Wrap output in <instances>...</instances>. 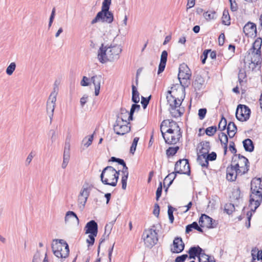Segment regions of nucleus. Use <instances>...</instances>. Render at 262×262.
I'll return each instance as SVG.
<instances>
[{"instance_id":"obj_46","label":"nucleus","mask_w":262,"mask_h":262,"mask_svg":"<svg viewBox=\"0 0 262 262\" xmlns=\"http://www.w3.org/2000/svg\"><path fill=\"white\" fill-rule=\"evenodd\" d=\"M224 210L227 214H230L234 211L235 207L234 205L231 203L226 204L225 205Z\"/></svg>"},{"instance_id":"obj_54","label":"nucleus","mask_w":262,"mask_h":262,"mask_svg":"<svg viewBox=\"0 0 262 262\" xmlns=\"http://www.w3.org/2000/svg\"><path fill=\"white\" fill-rule=\"evenodd\" d=\"M207 113V110L205 108H200L199 110L198 115L200 120H203L205 118Z\"/></svg>"},{"instance_id":"obj_48","label":"nucleus","mask_w":262,"mask_h":262,"mask_svg":"<svg viewBox=\"0 0 262 262\" xmlns=\"http://www.w3.org/2000/svg\"><path fill=\"white\" fill-rule=\"evenodd\" d=\"M227 125V121L226 119L223 117L219 123V129L221 131L225 129Z\"/></svg>"},{"instance_id":"obj_58","label":"nucleus","mask_w":262,"mask_h":262,"mask_svg":"<svg viewBox=\"0 0 262 262\" xmlns=\"http://www.w3.org/2000/svg\"><path fill=\"white\" fill-rule=\"evenodd\" d=\"M206 157L207 161H214L216 158V154L215 152H212L211 154H207L206 155Z\"/></svg>"},{"instance_id":"obj_13","label":"nucleus","mask_w":262,"mask_h":262,"mask_svg":"<svg viewBox=\"0 0 262 262\" xmlns=\"http://www.w3.org/2000/svg\"><path fill=\"white\" fill-rule=\"evenodd\" d=\"M52 249H57L61 253H65L66 251H68V255L69 254V246L63 239H54L52 244Z\"/></svg>"},{"instance_id":"obj_5","label":"nucleus","mask_w":262,"mask_h":262,"mask_svg":"<svg viewBox=\"0 0 262 262\" xmlns=\"http://www.w3.org/2000/svg\"><path fill=\"white\" fill-rule=\"evenodd\" d=\"M262 62L261 56L252 55L248 53L245 57V69L247 72H256L261 68Z\"/></svg>"},{"instance_id":"obj_15","label":"nucleus","mask_w":262,"mask_h":262,"mask_svg":"<svg viewBox=\"0 0 262 262\" xmlns=\"http://www.w3.org/2000/svg\"><path fill=\"white\" fill-rule=\"evenodd\" d=\"M185 244L181 237H177L173 241L172 247L170 251L173 253H179L183 251Z\"/></svg>"},{"instance_id":"obj_19","label":"nucleus","mask_w":262,"mask_h":262,"mask_svg":"<svg viewBox=\"0 0 262 262\" xmlns=\"http://www.w3.org/2000/svg\"><path fill=\"white\" fill-rule=\"evenodd\" d=\"M237 174H238L237 169L232 164L227 167L226 169V178L228 181L231 182L235 181Z\"/></svg>"},{"instance_id":"obj_26","label":"nucleus","mask_w":262,"mask_h":262,"mask_svg":"<svg viewBox=\"0 0 262 262\" xmlns=\"http://www.w3.org/2000/svg\"><path fill=\"white\" fill-rule=\"evenodd\" d=\"M91 80L95 85V94L96 96H98L100 92L101 76L100 75L94 76L91 77Z\"/></svg>"},{"instance_id":"obj_28","label":"nucleus","mask_w":262,"mask_h":262,"mask_svg":"<svg viewBox=\"0 0 262 262\" xmlns=\"http://www.w3.org/2000/svg\"><path fill=\"white\" fill-rule=\"evenodd\" d=\"M64 221L66 223H68L71 221L76 222L77 224L79 223L78 217L76 213L72 211H69L66 213Z\"/></svg>"},{"instance_id":"obj_44","label":"nucleus","mask_w":262,"mask_h":262,"mask_svg":"<svg viewBox=\"0 0 262 262\" xmlns=\"http://www.w3.org/2000/svg\"><path fill=\"white\" fill-rule=\"evenodd\" d=\"M16 68V64L15 62H11L9 66L6 69V73L7 75L10 76L11 75L14 71H15Z\"/></svg>"},{"instance_id":"obj_8","label":"nucleus","mask_w":262,"mask_h":262,"mask_svg":"<svg viewBox=\"0 0 262 262\" xmlns=\"http://www.w3.org/2000/svg\"><path fill=\"white\" fill-rule=\"evenodd\" d=\"M231 164L237 169L238 174L241 176L245 174L249 170V162L248 159L240 154L234 155Z\"/></svg>"},{"instance_id":"obj_43","label":"nucleus","mask_w":262,"mask_h":262,"mask_svg":"<svg viewBox=\"0 0 262 262\" xmlns=\"http://www.w3.org/2000/svg\"><path fill=\"white\" fill-rule=\"evenodd\" d=\"M177 107H171L169 108L170 112L173 117L177 118L180 117L182 114L179 110H177Z\"/></svg>"},{"instance_id":"obj_9","label":"nucleus","mask_w":262,"mask_h":262,"mask_svg":"<svg viewBox=\"0 0 262 262\" xmlns=\"http://www.w3.org/2000/svg\"><path fill=\"white\" fill-rule=\"evenodd\" d=\"M155 227L153 226L151 228L144 230L142 235L144 245L148 248H151L158 241V233Z\"/></svg>"},{"instance_id":"obj_37","label":"nucleus","mask_w":262,"mask_h":262,"mask_svg":"<svg viewBox=\"0 0 262 262\" xmlns=\"http://www.w3.org/2000/svg\"><path fill=\"white\" fill-rule=\"evenodd\" d=\"M219 139L222 145H228V138L227 135L224 133H221L219 134Z\"/></svg>"},{"instance_id":"obj_3","label":"nucleus","mask_w":262,"mask_h":262,"mask_svg":"<svg viewBox=\"0 0 262 262\" xmlns=\"http://www.w3.org/2000/svg\"><path fill=\"white\" fill-rule=\"evenodd\" d=\"M111 2L112 0L103 1L101 7V10L99 11L95 17L92 20L91 22L92 25H94L99 21L107 24H111L113 21L114 15L111 11H109Z\"/></svg>"},{"instance_id":"obj_6","label":"nucleus","mask_w":262,"mask_h":262,"mask_svg":"<svg viewBox=\"0 0 262 262\" xmlns=\"http://www.w3.org/2000/svg\"><path fill=\"white\" fill-rule=\"evenodd\" d=\"M184 174L189 175L190 173V166L188 163V160L187 159H180L178 161L174 167V171L167 176L164 179V181H166L167 179L172 175H174V177L168 183V186L171 185L173 180L175 179L177 174Z\"/></svg>"},{"instance_id":"obj_62","label":"nucleus","mask_w":262,"mask_h":262,"mask_svg":"<svg viewBox=\"0 0 262 262\" xmlns=\"http://www.w3.org/2000/svg\"><path fill=\"white\" fill-rule=\"evenodd\" d=\"M209 52H210V50H205L204 51L203 55L201 56L202 62L203 64L205 63L206 60L208 57V54Z\"/></svg>"},{"instance_id":"obj_64","label":"nucleus","mask_w":262,"mask_h":262,"mask_svg":"<svg viewBox=\"0 0 262 262\" xmlns=\"http://www.w3.org/2000/svg\"><path fill=\"white\" fill-rule=\"evenodd\" d=\"M229 148V150H230V151L232 154L236 155L235 154H236L237 150L235 147L234 143L233 141H230Z\"/></svg>"},{"instance_id":"obj_14","label":"nucleus","mask_w":262,"mask_h":262,"mask_svg":"<svg viewBox=\"0 0 262 262\" xmlns=\"http://www.w3.org/2000/svg\"><path fill=\"white\" fill-rule=\"evenodd\" d=\"M178 78L180 81L182 80H188L191 77V72L188 66L185 63L182 64L179 67ZM181 83L182 82L180 81Z\"/></svg>"},{"instance_id":"obj_34","label":"nucleus","mask_w":262,"mask_h":262,"mask_svg":"<svg viewBox=\"0 0 262 262\" xmlns=\"http://www.w3.org/2000/svg\"><path fill=\"white\" fill-rule=\"evenodd\" d=\"M132 100L135 103H137L140 101L139 93L138 92L136 86L133 84L132 85Z\"/></svg>"},{"instance_id":"obj_27","label":"nucleus","mask_w":262,"mask_h":262,"mask_svg":"<svg viewBox=\"0 0 262 262\" xmlns=\"http://www.w3.org/2000/svg\"><path fill=\"white\" fill-rule=\"evenodd\" d=\"M202 249L199 246L191 247L188 251L189 254V258H195L196 256H198L199 257L200 255L203 254L202 253Z\"/></svg>"},{"instance_id":"obj_56","label":"nucleus","mask_w":262,"mask_h":262,"mask_svg":"<svg viewBox=\"0 0 262 262\" xmlns=\"http://www.w3.org/2000/svg\"><path fill=\"white\" fill-rule=\"evenodd\" d=\"M140 105L137 104L136 103V104H133L132 105L130 112H129L130 113V117H129L130 118L133 117V114H134V112H135V111L136 110H139L140 109Z\"/></svg>"},{"instance_id":"obj_63","label":"nucleus","mask_w":262,"mask_h":262,"mask_svg":"<svg viewBox=\"0 0 262 262\" xmlns=\"http://www.w3.org/2000/svg\"><path fill=\"white\" fill-rule=\"evenodd\" d=\"M90 79L86 76H83L82 80L81 81L80 84L82 86H86L90 84Z\"/></svg>"},{"instance_id":"obj_7","label":"nucleus","mask_w":262,"mask_h":262,"mask_svg":"<svg viewBox=\"0 0 262 262\" xmlns=\"http://www.w3.org/2000/svg\"><path fill=\"white\" fill-rule=\"evenodd\" d=\"M172 128L167 129L164 133L162 134L165 143L170 145L178 143L182 136L179 126L173 125Z\"/></svg>"},{"instance_id":"obj_52","label":"nucleus","mask_w":262,"mask_h":262,"mask_svg":"<svg viewBox=\"0 0 262 262\" xmlns=\"http://www.w3.org/2000/svg\"><path fill=\"white\" fill-rule=\"evenodd\" d=\"M151 98V96H149L148 97H144L143 96L141 97V104L144 109L146 108L147 105L149 103V100Z\"/></svg>"},{"instance_id":"obj_41","label":"nucleus","mask_w":262,"mask_h":262,"mask_svg":"<svg viewBox=\"0 0 262 262\" xmlns=\"http://www.w3.org/2000/svg\"><path fill=\"white\" fill-rule=\"evenodd\" d=\"M216 130L217 128L216 126H211L207 127L205 129V133L207 135L209 136H212L215 134V133L216 132Z\"/></svg>"},{"instance_id":"obj_60","label":"nucleus","mask_w":262,"mask_h":262,"mask_svg":"<svg viewBox=\"0 0 262 262\" xmlns=\"http://www.w3.org/2000/svg\"><path fill=\"white\" fill-rule=\"evenodd\" d=\"M162 191V183L160 182L159 185V186L157 189V191H156V200L157 201L159 200V198L161 196Z\"/></svg>"},{"instance_id":"obj_36","label":"nucleus","mask_w":262,"mask_h":262,"mask_svg":"<svg viewBox=\"0 0 262 262\" xmlns=\"http://www.w3.org/2000/svg\"><path fill=\"white\" fill-rule=\"evenodd\" d=\"M90 191L91 188L90 187H88V185L86 186L84 185L80 192L79 195L88 199L90 195Z\"/></svg>"},{"instance_id":"obj_20","label":"nucleus","mask_w":262,"mask_h":262,"mask_svg":"<svg viewBox=\"0 0 262 262\" xmlns=\"http://www.w3.org/2000/svg\"><path fill=\"white\" fill-rule=\"evenodd\" d=\"M167 93L166 99L170 107H179L181 104V100L177 99L174 97L171 94V91H168Z\"/></svg>"},{"instance_id":"obj_33","label":"nucleus","mask_w":262,"mask_h":262,"mask_svg":"<svg viewBox=\"0 0 262 262\" xmlns=\"http://www.w3.org/2000/svg\"><path fill=\"white\" fill-rule=\"evenodd\" d=\"M222 23L227 26H229L230 25V16L228 10L225 9L223 13V16L222 17Z\"/></svg>"},{"instance_id":"obj_18","label":"nucleus","mask_w":262,"mask_h":262,"mask_svg":"<svg viewBox=\"0 0 262 262\" xmlns=\"http://www.w3.org/2000/svg\"><path fill=\"white\" fill-rule=\"evenodd\" d=\"M199 225L202 227L212 228L214 227L212 225V219L206 214H202L199 219Z\"/></svg>"},{"instance_id":"obj_2","label":"nucleus","mask_w":262,"mask_h":262,"mask_svg":"<svg viewBox=\"0 0 262 262\" xmlns=\"http://www.w3.org/2000/svg\"><path fill=\"white\" fill-rule=\"evenodd\" d=\"M250 205H254V211L260 205L262 201V179L255 178L251 182Z\"/></svg>"},{"instance_id":"obj_32","label":"nucleus","mask_w":262,"mask_h":262,"mask_svg":"<svg viewBox=\"0 0 262 262\" xmlns=\"http://www.w3.org/2000/svg\"><path fill=\"white\" fill-rule=\"evenodd\" d=\"M201 148L200 149V155H207L210 149V143L208 141L202 142L201 143Z\"/></svg>"},{"instance_id":"obj_55","label":"nucleus","mask_w":262,"mask_h":262,"mask_svg":"<svg viewBox=\"0 0 262 262\" xmlns=\"http://www.w3.org/2000/svg\"><path fill=\"white\" fill-rule=\"evenodd\" d=\"M238 80L240 83L243 81L244 79L246 78V72L244 70H240L238 75Z\"/></svg>"},{"instance_id":"obj_17","label":"nucleus","mask_w":262,"mask_h":262,"mask_svg":"<svg viewBox=\"0 0 262 262\" xmlns=\"http://www.w3.org/2000/svg\"><path fill=\"white\" fill-rule=\"evenodd\" d=\"M243 31L246 36L254 35V37H256L257 35L256 26L254 23L248 22L244 27Z\"/></svg>"},{"instance_id":"obj_22","label":"nucleus","mask_w":262,"mask_h":262,"mask_svg":"<svg viewBox=\"0 0 262 262\" xmlns=\"http://www.w3.org/2000/svg\"><path fill=\"white\" fill-rule=\"evenodd\" d=\"M70 159V145L69 143H66L64 148V152L63 156V162L61 164V167L63 169H65L69 162Z\"/></svg>"},{"instance_id":"obj_51","label":"nucleus","mask_w":262,"mask_h":262,"mask_svg":"<svg viewBox=\"0 0 262 262\" xmlns=\"http://www.w3.org/2000/svg\"><path fill=\"white\" fill-rule=\"evenodd\" d=\"M215 12H206L204 13V17L207 20H210L215 18Z\"/></svg>"},{"instance_id":"obj_42","label":"nucleus","mask_w":262,"mask_h":262,"mask_svg":"<svg viewBox=\"0 0 262 262\" xmlns=\"http://www.w3.org/2000/svg\"><path fill=\"white\" fill-rule=\"evenodd\" d=\"M54 254L58 258H66L69 255H68V251H66L65 253H61L59 250L55 249L52 250Z\"/></svg>"},{"instance_id":"obj_23","label":"nucleus","mask_w":262,"mask_h":262,"mask_svg":"<svg viewBox=\"0 0 262 262\" xmlns=\"http://www.w3.org/2000/svg\"><path fill=\"white\" fill-rule=\"evenodd\" d=\"M173 125L179 126L177 123L173 120L169 119L163 120L160 125V131L163 134L167 129L172 128Z\"/></svg>"},{"instance_id":"obj_12","label":"nucleus","mask_w":262,"mask_h":262,"mask_svg":"<svg viewBox=\"0 0 262 262\" xmlns=\"http://www.w3.org/2000/svg\"><path fill=\"white\" fill-rule=\"evenodd\" d=\"M129 123L122 122L119 119H117L114 125V130L116 134L119 135H124L128 133L130 130V127L128 125Z\"/></svg>"},{"instance_id":"obj_24","label":"nucleus","mask_w":262,"mask_h":262,"mask_svg":"<svg viewBox=\"0 0 262 262\" xmlns=\"http://www.w3.org/2000/svg\"><path fill=\"white\" fill-rule=\"evenodd\" d=\"M168 53L166 51L164 50L162 52L161 55L160 62L159 65L158 74H159L162 73L165 68Z\"/></svg>"},{"instance_id":"obj_4","label":"nucleus","mask_w":262,"mask_h":262,"mask_svg":"<svg viewBox=\"0 0 262 262\" xmlns=\"http://www.w3.org/2000/svg\"><path fill=\"white\" fill-rule=\"evenodd\" d=\"M120 171H117L112 166L105 167L100 174L102 183L104 185L115 187L117 185L119 179Z\"/></svg>"},{"instance_id":"obj_25","label":"nucleus","mask_w":262,"mask_h":262,"mask_svg":"<svg viewBox=\"0 0 262 262\" xmlns=\"http://www.w3.org/2000/svg\"><path fill=\"white\" fill-rule=\"evenodd\" d=\"M130 113L125 109L121 108L120 114L118 117L117 119H119L125 123H129V121L133 120V117L130 118Z\"/></svg>"},{"instance_id":"obj_11","label":"nucleus","mask_w":262,"mask_h":262,"mask_svg":"<svg viewBox=\"0 0 262 262\" xmlns=\"http://www.w3.org/2000/svg\"><path fill=\"white\" fill-rule=\"evenodd\" d=\"M250 113V110L247 106L239 104L237 106L235 115L237 120L245 121L249 118Z\"/></svg>"},{"instance_id":"obj_29","label":"nucleus","mask_w":262,"mask_h":262,"mask_svg":"<svg viewBox=\"0 0 262 262\" xmlns=\"http://www.w3.org/2000/svg\"><path fill=\"white\" fill-rule=\"evenodd\" d=\"M204 83V79L201 76L197 75L193 82V85L195 89L200 90Z\"/></svg>"},{"instance_id":"obj_50","label":"nucleus","mask_w":262,"mask_h":262,"mask_svg":"<svg viewBox=\"0 0 262 262\" xmlns=\"http://www.w3.org/2000/svg\"><path fill=\"white\" fill-rule=\"evenodd\" d=\"M35 156V152L33 151H31L29 154L28 155V157H27L26 161H25V165L26 166H28L31 163L32 159Z\"/></svg>"},{"instance_id":"obj_35","label":"nucleus","mask_w":262,"mask_h":262,"mask_svg":"<svg viewBox=\"0 0 262 262\" xmlns=\"http://www.w3.org/2000/svg\"><path fill=\"white\" fill-rule=\"evenodd\" d=\"M198 163L203 167L207 168L208 165V162L206 157V155H198L197 158Z\"/></svg>"},{"instance_id":"obj_10","label":"nucleus","mask_w":262,"mask_h":262,"mask_svg":"<svg viewBox=\"0 0 262 262\" xmlns=\"http://www.w3.org/2000/svg\"><path fill=\"white\" fill-rule=\"evenodd\" d=\"M58 91V88L57 86H55L47 102V112L51 120L52 119L53 116Z\"/></svg>"},{"instance_id":"obj_30","label":"nucleus","mask_w":262,"mask_h":262,"mask_svg":"<svg viewBox=\"0 0 262 262\" xmlns=\"http://www.w3.org/2000/svg\"><path fill=\"white\" fill-rule=\"evenodd\" d=\"M236 126L234 123L230 122L227 126V133L230 138H232L236 134Z\"/></svg>"},{"instance_id":"obj_61","label":"nucleus","mask_w":262,"mask_h":262,"mask_svg":"<svg viewBox=\"0 0 262 262\" xmlns=\"http://www.w3.org/2000/svg\"><path fill=\"white\" fill-rule=\"evenodd\" d=\"M55 8H54L52 9L51 14L50 17L49 22V25H48L49 28H50L52 25V23H53V20H54V18L55 17Z\"/></svg>"},{"instance_id":"obj_1","label":"nucleus","mask_w":262,"mask_h":262,"mask_svg":"<svg viewBox=\"0 0 262 262\" xmlns=\"http://www.w3.org/2000/svg\"><path fill=\"white\" fill-rule=\"evenodd\" d=\"M121 52L122 48L120 45H111L106 47L102 44L98 51V60L102 63L114 61L119 58V54Z\"/></svg>"},{"instance_id":"obj_57","label":"nucleus","mask_w":262,"mask_h":262,"mask_svg":"<svg viewBox=\"0 0 262 262\" xmlns=\"http://www.w3.org/2000/svg\"><path fill=\"white\" fill-rule=\"evenodd\" d=\"M97 234H90L89 235V239H87L86 242L89 243V245H93L95 242V237L97 236Z\"/></svg>"},{"instance_id":"obj_59","label":"nucleus","mask_w":262,"mask_h":262,"mask_svg":"<svg viewBox=\"0 0 262 262\" xmlns=\"http://www.w3.org/2000/svg\"><path fill=\"white\" fill-rule=\"evenodd\" d=\"M187 257H188L187 254H183L182 255L178 256L176 258L174 262H184Z\"/></svg>"},{"instance_id":"obj_40","label":"nucleus","mask_w":262,"mask_h":262,"mask_svg":"<svg viewBox=\"0 0 262 262\" xmlns=\"http://www.w3.org/2000/svg\"><path fill=\"white\" fill-rule=\"evenodd\" d=\"M179 149V147H170L166 150V155L168 157L174 156Z\"/></svg>"},{"instance_id":"obj_38","label":"nucleus","mask_w":262,"mask_h":262,"mask_svg":"<svg viewBox=\"0 0 262 262\" xmlns=\"http://www.w3.org/2000/svg\"><path fill=\"white\" fill-rule=\"evenodd\" d=\"M199 262H215V261L212 259L209 255L203 253L200 255L199 257Z\"/></svg>"},{"instance_id":"obj_31","label":"nucleus","mask_w":262,"mask_h":262,"mask_svg":"<svg viewBox=\"0 0 262 262\" xmlns=\"http://www.w3.org/2000/svg\"><path fill=\"white\" fill-rule=\"evenodd\" d=\"M244 149L246 151L252 152L253 151L254 146L252 141L250 139H246L243 142Z\"/></svg>"},{"instance_id":"obj_45","label":"nucleus","mask_w":262,"mask_h":262,"mask_svg":"<svg viewBox=\"0 0 262 262\" xmlns=\"http://www.w3.org/2000/svg\"><path fill=\"white\" fill-rule=\"evenodd\" d=\"M116 220L114 221L112 223H110L109 224H107L105 226V232H104V235H106V237H108L110 234L111 233V230L112 229L114 223Z\"/></svg>"},{"instance_id":"obj_49","label":"nucleus","mask_w":262,"mask_h":262,"mask_svg":"<svg viewBox=\"0 0 262 262\" xmlns=\"http://www.w3.org/2000/svg\"><path fill=\"white\" fill-rule=\"evenodd\" d=\"M168 215L169 217V219L170 220V222L171 223H172L173 222L174 220V216L173 215V212L174 210L175 209L174 208H173L170 205H169L168 207Z\"/></svg>"},{"instance_id":"obj_47","label":"nucleus","mask_w":262,"mask_h":262,"mask_svg":"<svg viewBox=\"0 0 262 262\" xmlns=\"http://www.w3.org/2000/svg\"><path fill=\"white\" fill-rule=\"evenodd\" d=\"M139 137H135L134 139L133 142L132 143V144L131 145L130 148V152L133 155L134 154L136 149V147L138 144V142L139 141Z\"/></svg>"},{"instance_id":"obj_16","label":"nucleus","mask_w":262,"mask_h":262,"mask_svg":"<svg viewBox=\"0 0 262 262\" xmlns=\"http://www.w3.org/2000/svg\"><path fill=\"white\" fill-rule=\"evenodd\" d=\"M262 44V39L261 37H258L253 42L252 48L249 50L248 53L261 56V47Z\"/></svg>"},{"instance_id":"obj_53","label":"nucleus","mask_w":262,"mask_h":262,"mask_svg":"<svg viewBox=\"0 0 262 262\" xmlns=\"http://www.w3.org/2000/svg\"><path fill=\"white\" fill-rule=\"evenodd\" d=\"M87 199L79 195L78 202L79 205H80V208H83L84 207L85 203L87 201Z\"/></svg>"},{"instance_id":"obj_39","label":"nucleus","mask_w":262,"mask_h":262,"mask_svg":"<svg viewBox=\"0 0 262 262\" xmlns=\"http://www.w3.org/2000/svg\"><path fill=\"white\" fill-rule=\"evenodd\" d=\"M93 140V135L85 137L82 140V144L85 147H88L92 143Z\"/></svg>"},{"instance_id":"obj_21","label":"nucleus","mask_w":262,"mask_h":262,"mask_svg":"<svg viewBox=\"0 0 262 262\" xmlns=\"http://www.w3.org/2000/svg\"><path fill=\"white\" fill-rule=\"evenodd\" d=\"M84 230L86 234H97L98 233V224L94 220L87 223L86 224Z\"/></svg>"}]
</instances>
